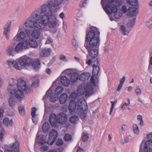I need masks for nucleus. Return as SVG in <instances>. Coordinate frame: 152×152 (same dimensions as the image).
Instances as JSON below:
<instances>
[{
    "label": "nucleus",
    "mask_w": 152,
    "mask_h": 152,
    "mask_svg": "<svg viewBox=\"0 0 152 152\" xmlns=\"http://www.w3.org/2000/svg\"><path fill=\"white\" fill-rule=\"evenodd\" d=\"M116 102H117L116 101H115L114 102L111 101L110 102L112 104V106H111V108H110V115H111V113L112 112L114 108V106L115 105V104L116 103Z\"/></svg>",
    "instance_id": "49"
},
{
    "label": "nucleus",
    "mask_w": 152,
    "mask_h": 152,
    "mask_svg": "<svg viewBox=\"0 0 152 152\" xmlns=\"http://www.w3.org/2000/svg\"><path fill=\"white\" fill-rule=\"evenodd\" d=\"M40 150L42 151H45L48 149V147L46 145L41 146L40 148Z\"/></svg>",
    "instance_id": "54"
},
{
    "label": "nucleus",
    "mask_w": 152,
    "mask_h": 152,
    "mask_svg": "<svg viewBox=\"0 0 152 152\" xmlns=\"http://www.w3.org/2000/svg\"><path fill=\"white\" fill-rule=\"evenodd\" d=\"M7 62L8 64L10 67H14L15 68V65L16 64V61L9 60Z\"/></svg>",
    "instance_id": "43"
},
{
    "label": "nucleus",
    "mask_w": 152,
    "mask_h": 152,
    "mask_svg": "<svg viewBox=\"0 0 152 152\" xmlns=\"http://www.w3.org/2000/svg\"><path fill=\"white\" fill-rule=\"evenodd\" d=\"M125 77L123 76L122 78L120 80V84H121L123 85L125 81Z\"/></svg>",
    "instance_id": "63"
},
{
    "label": "nucleus",
    "mask_w": 152,
    "mask_h": 152,
    "mask_svg": "<svg viewBox=\"0 0 152 152\" xmlns=\"http://www.w3.org/2000/svg\"><path fill=\"white\" fill-rule=\"evenodd\" d=\"M9 85H12L14 86H15L16 84V80L14 78H10L9 79Z\"/></svg>",
    "instance_id": "52"
},
{
    "label": "nucleus",
    "mask_w": 152,
    "mask_h": 152,
    "mask_svg": "<svg viewBox=\"0 0 152 152\" xmlns=\"http://www.w3.org/2000/svg\"><path fill=\"white\" fill-rule=\"evenodd\" d=\"M127 3L130 5L136 6L138 2L137 0H127Z\"/></svg>",
    "instance_id": "44"
},
{
    "label": "nucleus",
    "mask_w": 152,
    "mask_h": 152,
    "mask_svg": "<svg viewBox=\"0 0 152 152\" xmlns=\"http://www.w3.org/2000/svg\"><path fill=\"white\" fill-rule=\"evenodd\" d=\"M37 109L35 107H33L31 109V115L32 116L36 115Z\"/></svg>",
    "instance_id": "58"
},
{
    "label": "nucleus",
    "mask_w": 152,
    "mask_h": 152,
    "mask_svg": "<svg viewBox=\"0 0 152 152\" xmlns=\"http://www.w3.org/2000/svg\"><path fill=\"white\" fill-rule=\"evenodd\" d=\"M12 21H8L4 25V27L3 34L5 36L7 40L9 39V33L11 29Z\"/></svg>",
    "instance_id": "12"
},
{
    "label": "nucleus",
    "mask_w": 152,
    "mask_h": 152,
    "mask_svg": "<svg viewBox=\"0 0 152 152\" xmlns=\"http://www.w3.org/2000/svg\"><path fill=\"white\" fill-rule=\"evenodd\" d=\"M64 139L66 141H68L72 139V137L71 135L69 134H66L64 137Z\"/></svg>",
    "instance_id": "48"
},
{
    "label": "nucleus",
    "mask_w": 152,
    "mask_h": 152,
    "mask_svg": "<svg viewBox=\"0 0 152 152\" xmlns=\"http://www.w3.org/2000/svg\"><path fill=\"white\" fill-rule=\"evenodd\" d=\"M133 129L135 134H138L139 132V128L137 124H134L133 125Z\"/></svg>",
    "instance_id": "45"
},
{
    "label": "nucleus",
    "mask_w": 152,
    "mask_h": 152,
    "mask_svg": "<svg viewBox=\"0 0 152 152\" xmlns=\"http://www.w3.org/2000/svg\"><path fill=\"white\" fill-rule=\"evenodd\" d=\"M51 52V50L49 48H44L40 52V56L43 57L49 56Z\"/></svg>",
    "instance_id": "19"
},
{
    "label": "nucleus",
    "mask_w": 152,
    "mask_h": 152,
    "mask_svg": "<svg viewBox=\"0 0 152 152\" xmlns=\"http://www.w3.org/2000/svg\"><path fill=\"white\" fill-rule=\"evenodd\" d=\"M32 120L33 122L35 124H37V119L36 115L32 116Z\"/></svg>",
    "instance_id": "59"
},
{
    "label": "nucleus",
    "mask_w": 152,
    "mask_h": 152,
    "mask_svg": "<svg viewBox=\"0 0 152 152\" xmlns=\"http://www.w3.org/2000/svg\"><path fill=\"white\" fill-rule=\"evenodd\" d=\"M79 120L78 118L76 115L72 116L70 118V122L73 124H76Z\"/></svg>",
    "instance_id": "37"
},
{
    "label": "nucleus",
    "mask_w": 152,
    "mask_h": 152,
    "mask_svg": "<svg viewBox=\"0 0 152 152\" xmlns=\"http://www.w3.org/2000/svg\"><path fill=\"white\" fill-rule=\"evenodd\" d=\"M4 152H14V151H12V149H11L8 146V148L5 150Z\"/></svg>",
    "instance_id": "64"
},
{
    "label": "nucleus",
    "mask_w": 152,
    "mask_h": 152,
    "mask_svg": "<svg viewBox=\"0 0 152 152\" xmlns=\"http://www.w3.org/2000/svg\"><path fill=\"white\" fill-rule=\"evenodd\" d=\"M150 54L151 55H152V52H150ZM148 69L149 70H152V56L150 58Z\"/></svg>",
    "instance_id": "50"
},
{
    "label": "nucleus",
    "mask_w": 152,
    "mask_h": 152,
    "mask_svg": "<svg viewBox=\"0 0 152 152\" xmlns=\"http://www.w3.org/2000/svg\"><path fill=\"white\" fill-rule=\"evenodd\" d=\"M38 140V143L41 145H44L46 142V140L43 139L42 137H39V136L37 137Z\"/></svg>",
    "instance_id": "39"
},
{
    "label": "nucleus",
    "mask_w": 152,
    "mask_h": 152,
    "mask_svg": "<svg viewBox=\"0 0 152 152\" xmlns=\"http://www.w3.org/2000/svg\"><path fill=\"white\" fill-rule=\"evenodd\" d=\"M63 91V88L62 87L59 86L58 87L55 91V94L58 96L59 94L61 93Z\"/></svg>",
    "instance_id": "40"
},
{
    "label": "nucleus",
    "mask_w": 152,
    "mask_h": 152,
    "mask_svg": "<svg viewBox=\"0 0 152 152\" xmlns=\"http://www.w3.org/2000/svg\"><path fill=\"white\" fill-rule=\"evenodd\" d=\"M83 100L81 99H79L77 102V110H82L83 111H86L88 109V106L85 102V101L83 102Z\"/></svg>",
    "instance_id": "14"
},
{
    "label": "nucleus",
    "mask_w": 152,
    "mask_h": 152,
    "mask_svg": "<svg viewBox=\"0 0 152 152\" xmlns=\"http://www.w3.org/2000/svg\"><path fill=\"white\" fill-rule=\"evenodd\" d=\"M15 86L11 84L8 85L7 90L8 93L12 94H13L15 91Z\"/></svg>",
    "instance_id": "30"
},
{
    "label": "nucleus",
    "mask_w": 152,
    "mask_h": 152,
    "mask_svg": "<svg viewBox=\"0 0 152 152\" xmlns=\"http://www.w3.org/2000/svg\"><path fill=\"white\" fill-rule=\"evenodd\" d=\"M89 138L88 134L85 133H83L82 137V140L83 142H87Z\"/></svg>",
    "instance_id": "38"
},
{
    "label": "nucleus",
    "mask_w": 152,
    "mask_h": 152,
    "mask_svg": "<svg viewBox=\"0 0 152 152\" xmlns=\"http://www.w3.org/2000/svg\"><path fill=\"white\" fill-rule=\"evenodd\" d=\"M23 48H7L6 50L7 54L10 56H13L16 53L22 51Z\"/></svg>",
    "instance_id": "17"
},
{
    "label": "nucleus",
    "mask_w": 152,
    "mask_h": 152,
    "mask_svg": "<svg viewBox=\"0 0 152 152\" xmlns=\"http://www.w3.org/2000/svg\"><path fill=\"white\" fill-rule=\"evenodd\" d=\"M136 20L135 18H133L130 19L129 21L126 24L127 26L129 28L132 27L134 24Z\"/></svg>",
    "instance_id": "36"
},
{
    "label": "nucleus",
    "mask_w": 152,
    "mask_h": 152,
    "mask_svg": "<svg viewBox=\"0 0 152 152\" xmlns=\"http://www.w3.org/2000/svg\"><path fill=\"white\" fill-rule=\"evenodd\" d=\"M88 51L90 56L92 57L93 66H100L98 59L97 58L98 55V50L96 49H91L92 48H86Z\"/></svg>",
    "instance_id": "7"
},
{
    "label": "nucleus",
    "mask_w": 152,
    "mask_h": 152,
    "mask_svg": "<svg viewBox=\"0 0 152 152\" xmlns=\"http://www.w3.org/2000/svg\"><path fill=\"white\" fill-rule=\"evenodd\" d=\"M91 76L90 73L89 72H84L81 74L79 76V80L84 81L88 80Z\"/></svg>",
    "instance_id": "24"
},
{
    "label": "nucleus",
    "mask_w": 152,
    "mask_h": 152,
    "mask_svg": "<svg viewBox=\"0 0 152 152\" xmlns=\"http://www.w3.org/2000/svg\"><path fill=\"white\" fill-rule=\"evenodd\" d=\"M17 86L18 89L23 90L27 94L31 91L30 88L27 86L26 82L22 78H19L18 80Z\"/></svg>",
    "instance_id": "9"
},
{
    "label": "nucleus",
    "mask_w": 152,
    "mask_h": 152,
    "mask_svg": "<svg viewBox=\"0 0 152 152\" xmlns=\"http://www.w3.org/2000/svg\"><path fill=\"white\" fill-rule=\"evenodd\" d=\"M147 138L148 140L145 143L144 152H152V133L147 135Z\"/></svg>",
    "instance_id": "8"
},
{
    "label": "nucleus",
    "mask_w": 152,
    "mask_h": 152,
    "mask_svg": "<svg viewBox=\"0 0 152 152\" xmlns=\"http://www.w3.org/2000/svg\"><path fill=\"white\" fill-rule=\"evenodd\" d=\"M58 96L57 95L55 94L54 95H52V90L51 89V88H50L46 92L45 94L43 97V100H45L46 98L50 97V101L53 102H55L58 99Z\"/></svg>",
    "instance_id": "11"
},
{
    "label": "nucleus",
    "mask_w": 152,
    "mask_h": 152,
    "mask_svg": "<svg viewBox=\"0 0 152 152\" xmlns=\"http://www.w3.org/2000/svg\"><path fill=\"white\" fill-rule=\"evenodd\" d=\"M50 125L49 123L46 122L43 124L42 126V131L45 133H48L49 130Z\"/></svg>",
    "instance_id": "32"
},
{
    "label": "nucleus",
    "mask_w": 152,
    "mask_h": 152,
    "mask_svg": "<svg viewBox=\"0 0 152 152\" xmlns=\"http://www.w3.org/2000/svg\"><path fill=\"white\" fill-rule=\"evenodd\" d=\"M53 42V40L50 37H48L47 40L46 41V44H49L50 43H52Z\"/></svg>",
    "instance_id": "61"
},
{
    "label": "nucleus",
    "mask_w": 152,
    "mask_h": 152,
    "mask_svg": "<svg viewBox=\"0 0 152 152\" xmlns=\"http://www.w3.org/2000/svg\"><path fill=\"white\" fill-rule=\"evenodd\" d=\"M78 77V75L77 73H73L71 77V80L72 83H74L77 81Z\"/></svg>",
    "instance_id": "33"
},
{
    "label": "nucleus",
    "mask_w": 152,
    "mask_h": 152,
    "mask_svg": "<svg viewBox=\"0 0 152 152\" xmlns=\"http://www.w3.org/2000/svg\"><path fill=\"white\" fill-rule=\"evenodd\" d=\"M58 136V132L55 129H52L49 134V138L47 143L49 145H52L56 141Z\"/></svg>",
    "instance_id": "10"
},
{
    "label": "nucleus",
    "mask_w": 152,
    "mask_h": 152,
    "mask_svg": "<svg viewBox=\"0 0 152 152\" xmlns=\"http://www.w3.org/2000/svg\"><path fill=\"white\" fill-rule=\"evenodd\" d=\"M67 119V116L65 113H61L58 115V123L64 125L66 122Z\"/></svg>",
    "instance_id": "16"
},
{
    "label": "nucleus",
    "mask_w": 152,
    "mask_h": 152,
    "mask_svg": "<svg viewBox=\"0 0 152 152\" xmlns=\"http://www.w3.org/2000/svg\"><path fill=\"white\" fill-rule=\"evenodd\" d=\"M24 60V57L23 56L21 57L19 60H16L15 68L17 69L20 70L26 67V66Z\"/></svg>",
    "instance_id": "13"
},
{
    "label": "nucleus",
    "mask_w": 152,
    "mask_h": 152,
    "mask_svg": "<svg viewBox=\"0 0 152 152\" xmlns=\"http://www.w3.org/2000/svg\"><path fill=\"white\" fill-rule=\"evenodd\" d=\"M49 121L52 127L56 126L58 123V115L53 113L51 114L49 116Z\"/></svg>",
    "instance_id": "18"
},
{
    "label": "nucleus",
    "mask_w": 152,
    "mask_h": 152,
    "mask_svg": "<svg viewBox=\"0 0 152 152\" xmlns=\"http://www.w3.org/2000/svg\"><path fill=\"white\" fill-rule=\"evenodd\" d=\"M31 17V15L28 18L26 19L24 23H23V26L25 32L22 31V29L21 27L19 28L18 31L15 36L12 40L10 43V45L12 47H13L16 45L17 42H22L24 40L26 37V35L29 36L31 35V33L32 30L35 28L39 29H41L42 30H46L47 28L45 29H42L37 27L36 25L33 26L30 24L31 23L29 21L28 19Z\"/></svg>",
    "instance_id": "2"
},
{
    "label": "nucleus",
    "mask_w": 152,
    "mask_h": 152,
    "mask_svg": "<svg viewBox=\"0 0 152 152\" xmlns=\"http://www.w3.org/2000/svg\"><path fill=\"white\" fill-rule=\"evenodd\" d=\"M37 43L35 39L30 38L28 39H25L19 42L15 48H36Z\"/></svg>",
    "instance_id": "5"
},
{
    "label": "nucleus",
    "mask_w": 152,
    "mask_h": 152,
    "mask_svg": "<svg viewBox=\"0 0 152 152\" xmlns=\"http://www.w3.org/2000/svg\"><path fill=\"white\" fill-rule=\"evenodd\" d=\"M138 12L137 8L134 7H130L129 9L128 14L131 16L133 17L136 16Z\"/></svg>",
    "instance_id": "25"
},
{
    "label": "nucleus",
    "mask_w": 152,
    "mask_h": 152,
    "mask_svg": "<svg viewBox=\"0 0 152 152\" xmlns=\"http://www.w3.org/2000/svg\"><path fill=\"white\" fill-rule=\"evenodd\" d=\"M90 30L86 34L85 44L88 43L89 41L90 46L91 47H98L99 44L100 32L98 28L94 26L90 27Z\"/></svg>",
    "instance_id": "4"
},
{
    "label": "nucleus",
    "mask_w": 152,
    "mask_h": 152,
    "mask_svg": "<svg viewBox=\"0 0 152 152\" xmlns=\"http://www.w3.org/2000/svg\"><path fill=\"white\" fill-rule=\"evenodd\" d=\"M121 9L124 13H126L129 10V9H128L127 7L125 5H123L121 7Z\"/></svg>",
    "instance_id": "56"
},
{
    "label": "nucleus",
    "mask_w": 152,
    "mask_h": 152,
    "mask_svg": "<svg viewBox=\"0 0 152 152\" xmlns=\"http://www.w3.org/2000/svg\"><path fill=\"white\" fill-rule=\"evenodd\" d=\"M146 25L149 28H152V16L147 21Z\"/></svg>",
    "instance_id": "47"
},
{
    "label": "nucleus",
    "mask_w": 152,
    "mask_h": 152,
    "mask_svg": "<svg viewBox=\"0 0 152 152\" xmlns=\"http://www.w3.org/2000/svg\"><path fill=\"white\" fill-rule=\"evenodd\" d=\"M20 143L18 141H16L15 142L13 143L12 145H9L10 148L12 149L14 152H20L19 147Z\"/></svg>",
    "instance_id": "20"
},
{
    "label": "nucleus",
    "mask_w": 152,
    "mask_h": 152,
    "mask_svg": "<svg viewBox=\"0 0 152 152\" xmlns=\"http://www.w3.org/2000/svg\"><path fill=\"white\" fill-rule=\"evenodd\" d=\"M23 91V90L18 89L16 91H15L14 94L16 98L21 100L24 96V93Z\"/></svg>",
    "instance_id": "23"
},
{
    "label": "nucleus",
    "mask_w": 152,
    "mask_h": 152,
    "mask_svg": "<svg viewBox=\"0 0 152 152\" xmlns=\"http://www.w3.org/2000/svg\"><path fill=\"white\" fill-rule=\"evenodd\" d=\"M36 70H38L40 67V64L39 60L37 59L33 62L31 65Z\"/></svg>",
    "instance_id": "28"
},
{
    "label": "nucleus",
    "mask_w": 152,
    "mask_h": 152,
    "mask_svg": "<svg viewBox=\"0 0 152 152\" xmlns=\"http://www.w3.org/2000/svg\"><path fill=\"white\" fill-rule=\"evenodd\" d=\"M64 143V142L61 139H58L56 142V145L58 146L62 145Z\"/></svg>",
    "instance_id": "51"
},
{
    "label": "nucleus",
    "mask_w": 152,
    "mask_h": 152,
    "mask_svg": "<svg viewBox=\"0 0 152 152\" xmlns=\"http://www.w3.org/2000/svg\"><path fill=\"white\" fill-rule=\"evenodd\" d=\"M39 83V80L38 79H36L32 83L31 86L32 87H34L36 85H37Z\"/></svg>",
    "instance_id": "53"
},
{
    "label": "nucleus",
    "mask_w": 152,
    "mask_h": 152,
    "mask_svg": "<svg viewBox=\"0 0 152 152\" xmlns=\"http://www.w3.org/2000/svg\"><path fill=\"white\" fill-rule=\"evenodd\" d=\"M5 132L4 129H3L1 130L0 132V139L1 140L3 139L4 136Z\"/></svg>",
    "instance_id": "55"
},
{
    "label": "nucleus",
    "mask_w": 152,
    "mask_h": 152,
    "mask_svg": "<svg viewBox=\"0 0 152 152\" xmlns=\"http://www.w3.org/2000/svg\"><path fill=\"white\" fill-rule=\"evenodd\" d=\"M124 0H101V4L105 12L107 14L114 13L116 19H119L122 16L121 12H118L117 7L121 5Z\"/></svg>",
    "instance_id": "3"
},
{
    "label": "nucleus",
    "mask_w": 152,
    "mask_h": 152,
    "mask_svg": "<svg viewBox=\"0 0 152 152\" xmlns=\"http://www.w3.org/2000/svg\"><path fill=\"white\" fill-rule=\"evenodd\" d=\"M3 122L4 124L7 126H12L13 121L11 119L10 120L8 118H5L3 120Z\"/></svg>",
    "instance_id": "31"
},
{
    "label": "nucleus",
    "mask_w": 152,
    "mask_h": 152,
    "mask_svg": "<svg viewBox=\"0 0 152 152\" xmlns=\"http://www.w3.org/2000/svg\"><path fill=\"white\" fill-rule=\"evenodd\" d=\"M77 98V94L74 92H72L69 96V98L71 101H75Z\"/></svg>",
    "instance_id": "41"
},
{
    "label": "nucleus",
    "mask_w": 152,
    "mask_h": 152,
    "mask_svg": "<svg viewBox=\"0 0 152 152\" xmlns=\"http://www.w3.org/2000/svg\"><path fill=\"white\" fill-rule=\"evenodd\" d=\"M17 99L13 95H12L9 98V102L10 106L14 107L17 103Z\"/></svg>",
    "instance_id": "26"
},
{
    "label": "nucleus",
    "mask_w": 152,
    "mask_h": 152,
    "mask_svg": "<svg viewBox=\"0 0 152 152\" xmlns=\"http://www.w3.org/2000/svg\"><path fill=\"white\" fill-rule=\"evenodd\" d=\"M68 95L66 93L62 94L60 96L59 100L61 104L64 103L67 101L68 99Z\"/></svg>",
    "instance_id": "27"
},
{
    "label": "nucleus",
    "mask_w": 152,
    "mask_h": 152,
    "mask_svg": "<svg viewBox=\"0 0 152 152\" xmlns=\"http://www.w3.org/2000/svg\"><path fill=\"white\" fill-rule=\"evenodd\" d=\"M93 66V74L95 76L97 75L99 70V66Z\"/></svg>",
    "instance_id": "35"
},
{
    "label": "nucleus",
    "mask_w": 152,
    "mask_h": 152,
    "mask_svg": "<svg viewBox=\"0 0 152 152\" xmlns=\"http://www.w3.org/2000/svg\"><path fill=\"white\" fill-rule=\"evenodd\" d=\"M120 29L122 34L124 35H128L130 31L129 30L126 29L125 26L122 25L121 26Z\"/></svg>",
    "instance_id": "34"
},
{
    "label": "nucleus",
    "mask_w": 152,
    "mask_h": 152,
    "mask_svg": "<svg viewBox=\"0 0 152 152\" xmlns=\"http://www.w3.org/2000/svg\"><path fill=\"white\" fill-rule=\"evenodd\" d=\"M61 60L64 61H66V58L65 56L63 55H60V58H59Z\"/></svg>",
    "instance_id": "62"
},
{
    "label": "nucleus",
    "mask_w": 152,
    "mask_h": 152,
    "mask_svg": "<svg viewBox=\"0 0 152 152\" xmlns=\"http://www.w3.org/2000/svg\"><path fill=\"white\" fill-rule=\"evenodd\" d=\"M79 88L80 93L85 96H89L92 93L93 90V87L90 83L83 84L79 86Z\"/></svg>",
    "instance_id": "6"
},
{
    "label": "nucleus",
    "mask_w": 152,
    "mask_h": 152,
    "mask_svg": "<svg viewBox=\"0 0 152 152\" xmlns=\"http://www.w3.org/2000/svg\"><path fill=\"white\" fill-rule=\"evenodd\" d=\"M87 0H82L80 2L79 5V6L83 8L85 7L86 6L87 3Z\"/></svg>",
    "instance_id": "46"
},
{
    "label": "nucleus",
    "mask_w": 152,
    "mask_h": 152,
    "mask_svg": "<svg viewBox=\"0 0 152 152\" xmlns=\"http://www.w3.org/2000/svg\"><path fill=\"white\" fill-rule=\"evenodd\" d=\"M72 44L74 47H78V44L75 39H73L72 41Z\"/></svg>",
    "instance_id": "57"
},
{
    "label": "nucleus",
    "mask_w": 152,
    "mask_h": 152,
    "mask_svg": "<svg viewBox=\"0 0 152 152\" xmlns=\"http://www.w3.org/2000/svg\"><path fill=\"white\" fill-rule=\"evenodd\" d=\"M19 113L21 115H23L25 114L24 108L23 105H21L18 107Z\"/></svg>",
    "instance_id": "42"
},
{
    "label": "nucleus",
    "mask_w": 152,
    "mask_h": 152,
    "mask_svg": "<svg viewBox=\"0 0 152 152\" xmlns=\"http://www.w3.org/2000/svg\"><path fill=\"white\" fill-rule=\"evenodd\" d=\"M77 103L75 101H71L69 106V109L71 113L75 112L76 110Z\"/></svg>",
    "instance_id": "22"
},
{
    "label": "nucleus",
    "mask_w": 152,
    "mask_h": 152,
    "mask_svg": "<svg viewBox=\"0 0 152 152\" xmlns=\"http://www.w3.org/2000/svg\"><path fill=\"white\" fill-rule=\"evenodd\" d=\"M48 26V25L46 27L47 28L46 30H42V31H47L48 28L47 26ZM39 30H42L41 29H39L37 28H35L33 29L31 33V37L35 39H39L41 35V32Z\"/></svg>",
    "instance_id": "15"
},
{
    "label": "nucleus",
    "mask_w": 152,
    "mask_h": 152,
    "mask_svg": "<svg viewBox=\"0 0 152 152\" xmlns=\"http://www.w3.org/2000/svg\"><path fill=\"white\" fill-rule=\"evenodd\" d=\"M135 92L137 95H138L141 94V91L140 88H137L135 89Z\"/></svg>",
    "instance_id": "60"
},
{
    "label": "nucleus",
    "mask_w": 152,
    "mask_h": 152,
    "mask_svg": "<svg viewBox=\"0 0 152 152\" xmlns=\"http://www.w3.org/2000/svg\"><path fill=\"white\" fill-rule=\"evenodd\" d=\"M67 5L68 0H49L46 3L42 4L40 10H35L31 14L28 19L31 24L39 28L46 29L47 26L50 28H54L59 25V21L53 12H57L60 9L64 1Z\"/></svg>",
    "instance_id": "1"
},
{
    "label": "nucleus",
    "mask_w": 152,
    "mask_h": 152,
    "mask_svg": "<svg viewBox=\"0 0 152 152\" xmlns=\"http://www.w3.org/2000/svg\"><path fill=\"white\" fill-rule=\"evenodd\" d=\"M23 56L24 57V61L26 67L31 66L33 62V59L25 56Z\"/></svg>",
    "instance_id": "29"
},
{
    "label": "nucleus",
    "mask_w": 152,
    "mask_h": 152,
    "mask_svg": "<svg viewBox=\"0 0 152 152\" xmlns=\"http://www.w3.org/2000/svg\"><path fill=\"white\" fill-rule=\"evenodd\" d=\"M60 80L62 84L64 86L67 87L70 84L69 79L66 76H61Z\"/></svg>",
    "instance_id": "21"
}]
</instances>
